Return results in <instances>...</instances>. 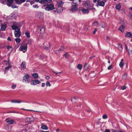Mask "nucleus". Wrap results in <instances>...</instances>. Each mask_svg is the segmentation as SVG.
Masks as SVG:
<instances>
[{"instance_id": "nucleus-1", "label": "nucleus", "mask_w": 132, "mask_h": 132, "mask_svg": "<svg viewBox=\"0 0 132 132\" xmlns=\"http://www.w3.org/2000/svg\"><path fill=\"white\" fill-rule=\"evenodd\" d=\"M27 43H23L20 47V50L22 51L23 52H26L27 51Z\"/></svg>"}, {"instance_id": "nucleus-2", "label": "nucleus", "mask_w": 132, "mask_h": 132, "mask_svg": "<svg viewBox=\"0 0 132 132\" xmlns=\"http://www.w3.org/2000/svg\"><path fill=\"white\" fill-rule=\"evenodd\" d=\"M78 5L77 3L72 2V4L71 11L73 12H75L77 9Z\"/></svg>"}, {"instance_id": "nucleus-3", "label": "nucleus", "mask_w": 132, "mask_h": 132, "mask_svg": "<svg viewBox=\"0 0 132 132\" xmlns=\"http://www.w3.org/2000/svg\"><path fill=\"white\" fill-rule=\"evenodd\" d=\"M3 63L4 64H6V65H7V64H8L9 65V66L5 68V70H4V73L5 74L6 73V71L7 70H9L11 67V66L10 64V62L9 61H7L6 60H4L3 62Z\"/></svg>"}, {"instance_id": "nucleus-4", "label": "nucleus", "mask_w": 132, "mask_h": 132, "mask_svg": "<svg viewBox=\"0 0 132 132\" xmlns=\"http://www.w3.org/2000/svg\"><path fill=\"white\" fill-rule=\"evenodd\" d=\"M30 80V79L29 75L27 74L25 75L23 77V82L26 83H27L29 82Z\"/></svg>"}, {"instance_id": "nucleus-5", "label": "nucleus", "mask_w": 132, "mask_h": 132, "mask_svg": "<svg viewBox=\"0 0 132 132\" xmlns=\"http://www.w3.org/2000/svg\"><path fill=\"white\" fill-rule=\"evenodd\" d=\"M18 26H20L19 24H14L12 25L11 27L13 30H14V32H20V29L18 28Z\"/></svg>"}, {"instance_id": "nucleus-6", "label": "nucleus", "mask_w": 132, "mask_h": 132, "mask_svg": "<svg viewBox=\"0 0 132 132\" xmlns=\"http://www.w3.org/2000/svg\"><path fill=\"white\" fill-rule=\"evenodd\" d=\"M55 9L54 5L53 4L48 5L45 8V10L47 11L53 10Z\"/></svg>"}, {"instance_id": "nucleus-7", "label": "nucleus", "mask_w": 132, "mask_h": 132, "mask_svg": "<svg viewBox=\"0 0 132 132\" xmlns=\"http://www.w3.org/2000/svg\"><path fill=\"white\" fill-rule=\"evenodd\" d=\"M107 0H102L99 1L98 3V5L104 7L105 5V3L106 2Z\"/></svg>"}, {"instance_id": "nucleus-8", "label": "nucleus", "mask_w": 132, "mask_h": 132, "mask_svg": "<svg viewBox=\"0 0 132 132\" xmlns=\"http://www.w3.org/2000/svg\"><path fill=\"white\" fill-rule=\"evenodd\" d=\"M64 4L63 2L62 1L60 0L57 1V4L58 5L57 9H59L60 7H62Z\"/></svg>"}, {"instance_id": "nucleus-9", "label": "nucleus", "mask_w": 132, "mask_h": 132, "mask_svg": "<svg viewBox=\"0 0 132 132\" xmlns=\"http://www.w3.org/2000/svg\"><path fill=\"white\" fill-rule=\"evenodd\" d=\"M40 82V81L38 80H33L31 81V84L35 85L39 84Z\"/></svg>"}, {"instance_id": "nucleus-10", "label": "nucleus", "mask_w": 132, "mask_h": 132, "mask_svg": "<svg viewBox=\"0 0 132 132\" xmlns=\"http://www.w3.org/2000/svg\"><path fill=\"white\" fill-rule=\"evenodd\" d=\"M125 37L132 38V34L129 32H127L125 36Z\"/></svg>"}, {"instance_id": "nucleus-11", "label": "nucleus", "mask_w": 132, "mask_h": 132, "mask_svg": "<svg viewBox=\"0 0 132 132\" xmlns=\"http://www.w3.org/2000/svg\"><path fill=\"white\" fill-rule=\"evenodd\" d=\"M43 13L39 12L38 14V17L39 19H43Z\"/></svg>"}, {"instance_id": "nucleus-12", "label": "nucleus", "mask_w": 132, "mask_h": 132, "mask_svg": "<svg viewBox=\"0 0 132 132\" xmlns=\"http://www.w3.org/2000/svg\"><path fill=\"white\" fill-rule=\"evenodd\" d=\"M90 2L89 1H84L83 2L82 4L84 7L88 6L89 5Z\"/></svg>"}, {"instance_id": "nucleus-13", "label": "nucleus", "mask_w": 132, "mask_h": 132, "mask_svg": "<svg viewBox=\"0 0 132 132\" xmlns=\"http://www.w3.org/2000/svg\"><path fill=\"white\" fill-rule=\"evenodd\" d=\"M78 97H73L71 99V101L73 103H75L77 101Z\"/></svg>"}, {"instance_id": "nucleus-14", "label": "nucleus", "mask_w": 132, "mask_h": 132, "mask_svg": "<svg viewBox=\"0 0 132 132\" xmlns=\"http://www.w3.org/2000/svg\"><path fill=\"white\" fill-rule=\"evenodd\" d=\"M81 10L84 13H88L89 12L88 9H86L83 8H81Z\"/></svg>"}, {"instance_id": "nucleus-15", "label": "nucleus", "mask_w": 132, "mask_h": 132, "mask_svg": "<svg viewBox=\"0 0 132 132\" xmlns=\"http://www.w3.org/2000/svg\"><path fill=\"white\" fill-rule=\"evenodd\" d=\"M15 36L16 37H19L21 35L20 32H14Z\"/></svg>"}, {"instance_id": "nucleus-16", "label": "nucleus", "mask_w": 132, "mask_h": 132, "mask_svg": "<svg viewBox=\"0 0 132 132\" xmlns=\"http://www.w3.org/2000/svg\"><path fill=\"white\" fill-rule=\"evenodd\" d=\"M1 29L2 31H4L6 28V25L5 24H2L1 25Z\"/></svg>"}, {"instance_id": "nucleus-17", "label": "nucleus", "mask_w": 132, "mask_h": 132, "mask_svg": "<svg viewBox=\"0 0 132 132\" xmlns=\"http://www.w3.org/2000/svg\"><path fill=\"white\" fill-rule=\"evenodd\" d=\"M21 68L22 69H25L26 68V64L25 62H23L21 64Z\"/></svg>"}, {"instance_id": "nucleus-18", "label": "nucleus", "mask_w": 132, "mask_h": 132, "mask_svg": "<svg viewBox=\"0 0 132 132\" xmlns=\"http://www.w3.org/2000/svg\"><path fill=\"white\" fill-rule=\"evenodd\" d=\"M39 31L41 33H43L45 31V27L44 26L40 28Z\"/></svg>"}, {"instance_id": "nucleus-19", "label": "nucleus", "mask_w": 132, "mask_h": 132, "mask_svg": "<svg viewBox=\"0 0 132 132\" xmlns=\"http://www.w3.org/2000/svg\"><path fill=\"white\" fill-rule=\"evenodd\" d=\"M41 128L47 130L48 129V127L42 123L41 125Z\"/></svg>"}, {"instance_id": "nucleus-20", "label": "nucleus", "mask_w": 132, "mask_h": 132, "mask_svg": "<svg viewBox=\"0 0 132 132\" xmlns=\"http://www.w3.org/2000/svg\"><path fill=\"white\" fill-rule=\"evenodd\" d=\"M124 27L123 25L119 27V30H120L122 32H123L124 30Z\"/></svg>"}, {"instance_id": "nucleus-21", "label": "nucleus", "mask_w": 132, "mask_h": 132, "mask_svg": "<svg viewBox=\"0 0 132 132\" xmlns=\"http://www.w3.org/2000/svg\"><path fill=\"white\" fill-rule=\"evenodd\" d=\"M127 74L126 73H124L122 76V78L123 80H125L126 79Z\"/></svg>"}, {"instance_id": "nucleus-22", "label": "nucleus", "mask_w": 132, "mask_h": 132, "mask_svg": "<svg viewBox=\"0 0 132 132\" xmlns=\"http://www.w3.org/2000/svg\"><path fill=\"white\" fill-rule=\"evenodd\" d=\"M121 7V5L120 4H116V8L117 9L119 10Z\"/></svg>"}, {"instance_id": "nucleus-23", "label": "nucleus", "mask_w": 132, "mask_h": 132, "mask_svg": "<svg viewBox=\"0 0 132 132\" xmlns=\"http://www.w3.org/2000/svg\"><path fill=\"white\" fill-rule=\"evenodd\" d=\"M107 101L108 103H110L113 101V99L112 97L108 98L107 100Z\"/></svg>"}, {"instance_id": "nucleus-24", "label": "nucleus", "mask_w": 132, "mask_h": 132, "mask_svg": "<svg viewBox=\"0 0 132 132\" xmlns=\"http://www.w3.org/2000/svg\"><path fill=\"white\" fill-rule=\"evenodd\" d=\"M32 76L35 78H38V74L36 73H34L33 74Z\"/></svg>"}, {"instance_id": "nucleus-25", "label": "nucleus", "mask_w": 132, "mask_h": 132, "mask_svg": "<svg viewBox=\"0 0 132 132\" xmlns=\"http://www.w3.org/2000/svg\"><path fill=\"white\" fill-rule=\"evenodd\" d=\"M89 67V66L87 65V64L86 63L84 66V69L85 70H87L88 69Z\"/></svg>"}, {"instance_id": "nucleus-26", "label": "nucleus", "mask_w": 132, "mask_h": 132, "mask_svg": "<svg viewBox=\"0 0 132 132\" xmlns=\"http://www.w3.org/2000/svg\"><path fill=\"white\" fill-rule=\"evenodd\" d=\"M129 55L130 57H132V49H130L129 48L128 51Z\"/></svg>"}, {"instance_id": "nucleus-27", "label": "nucleus", "mask_w": 132, "mask_h": 132, "mask_svg": "<svg viewBox=\"0 0 132 132\" xmlns=\"http://www.w3.org/2000/svg\"><path fill=\"white\" fill-rule=\"evenodd\" d=\"M6 47L7 49L9 51H11L13 50V48L11 46H6Z\"/></svg>"}, {"instance_id": "nucleus-28", "label": "nucleus", "mask_w": 132, "mask_h": 132, "mask_svg": "<svg viewBox=\"0 0 132 132\" xmlns=\"http://www.w3.org/2000/svg\"><path fill=\"white\" fill-rule=\"evenodd\" d=\"M77 67L79 70H81L82 69V65L81 64H79L78 65Z\"/></svg>"}, {"instance_id": "nucleus-29", "label": "nucleus", "mask_w": 132, "mask_h": 132, "mask_svg": "<svg viewBox=\"0 0 132 132\" xmlns=\"http://www.w3.org/2000/svg\"><path fill=\"white\" fill-rule=\"evenodd\" d=\"M7 122L8 123L10 124V125L12 124L14 122V121L13 120H10L8 121H7Z\"/></svg>"}, {"instance_id": "nucleus-30", "label": "nucleus", "mask_w": 132, "mask_h": 132, "mask_svg": "<svg viewBox=\"0 0 132 132\" xmlns=\"http://www.w3.org/2000/svg\"><path fill=\"white\" fill-rule=\"evenodd\" d=\"M57 12H61L63 11V9L62 7H60L59 9H58L57 8Z\"/></svg>"}, {"instance_id": "nucleus-31", "label": "nucleus", "mask_w": 132, "mask_h": 132, "mask_svg": "<svg viewBox=\"0 0 132 132\" xmlns=\"http://www.w3.org/2000/svg\"><path fill=\"white\" fill-rule=\"evenodd\" d=\"M63 56H64L66 59H68L70 56L67 53L64 54Z\"/></svg>"}, {"instance_id": "nucleus-32", "label": "nucleus", "mask_w": 132, "mask_h": 132, "mask_svg": "<svg viewBox=\"0 0 132 132\" xmlns=\"http://www.w3.org/2000/svg\"><path fill=\"white\" fill-rule=\"evenodd\" d=\"M15 40L16 43H20L21 41V39L20 38H16L15 39Z\"/></svg>"}, {"instance_id": "nucleus-33", "label": "nucleus", "mask_w": 132, "mask_h": 132, "mask_svg": "<svg viewBox=\"0 0 132 132\" xmlns=\"http://www.w3.org/2000/svg\"><path fill=\"white\" fill-rule=\"evenodd\" d=\"M25 34L27 38H29L30 37V34L29 32H26Z\"/></svg>"}, {"instance_id": "nucleus-34", "label": "nucleus", "mask_w": 132, "mask_h": 132, "mask_svg": "<svg viewBox=\"0 0 132 132\" xmlns=\"http://www.w3.org/2000/svg\"><path fill=\"white\" fill-rule=\"evenodd\" d=\"M44 49L46 50H47L48 48V46L47 45L46 43H44Z\"/></svg>"}, {"instance_id": "nucleus-35", "label": "nucleus", "mask_w": 132, "mask_h": 132, "mask_svg": "<svg viewBox=\"0 0 132 132\" xmlns=\"http://www.w3.org/2000/svg\"><path fill=\"white\" fill-rule=\"evenodd\" d=\"M118 47L119 50H121L122 49V45L121 44H118Z\"/></svg>"}, {"instance_id": "nucleus-36", "label": "nucleus", "mask_w": 132, "mask_h": 132, "mask_svg": "<svg viewBox=\"0 0 132 132\" xmlns=\"http://www.w3.org/2000/svg\"><path fill=\"white\" fill-rule=\"evenodd\" d=\"M124 63L123 62H120L119 64V66L121 68H122L123 66Z\"/></svg>"}, {"instance_id": "nucleus-37", "label": "nucleus", "mask_w": 132, "mask_h": 132, "mask_svg": "<svg viewBox=\"0 0 132 132\" xmlns=\"http://www.w3.org/2000/svg\"><path fill=\"white\" fill-rule=\"evenodd\" d=\"M53 72L55 74L57 75V76H59L60 75V74L62 72H56L54 71H53Z\"/></svg>"}, {"instance_id": "nucleus-38", "label": "nucleus", "mask_w": 132, "mask_h": 132, "mask_svg": "<svg viewBox=\"0 0 132 132\" xmlns=\"http://www.w3.org/2000/svg\"><path fill=\"white\" fill-rule=\"evenodd\" d=\"M11 102L13 103H19L20 102L19 101H16V100H11Z\"/></svg>"}, {"instance_id": "nucleus-39", "label": "nucleus", "mask_w": 132, "mask_h": 132, "mask_svg": "<svg viewBox=\"0 0 132 132\" xmlns=\"http://www.w3.org/2000/svg\"><path fill=\"white\" fill-rule=\"evenodd\" d=\"M46 85L47 86L50 87L51 85L50 83L48 81L46 82Z\"/></svg>"}, {"instance_id": "nucleus-40", "label": "nucleus", "mask_w": 132, "mask_h": 132, "mask_svg": "<svg viewBox=\"0 0 132 132\" xmlns=\"http://www.w3.org/2000/svg\"><path fill=\"white\" fill-rule=\"evenodd\" d=\"M107 118L108 116L106 114L103 115L102 116V118L104 119H106Z\"/></svg>"}, {"instance_id": "nucleus-41", "label": "nucleus", "mask_w": 132, "mask_h": 132, "mask_svg": "<svg viewBox=\"0 0 132 132\" xmlns=\"http://www.w3.org/2000/svg\"><path fill=\"white\" fill-rule=\"evenodd\" d=\"M19 0V1L20 2V4H17L20 5V4H21L22 3L24 2H25L26 0Z\"/></svg>"}, {"instance_id": "nucleus-42", "label": "nucleus", "mask_w": 132, "mask_h": 132, "mask_svg": "<svg viewBox=\"0 0 132 132\" xmlns=\"http://www.w3.org/2000/svg\"><path fill=\"white\" fill-rule=\"evenodd\" d=\"M40 3H44L46 2V0H40Z\"/></svg>"}, {"instance_id": "nucleus-43", "label": "nucleus", "mask_w": 132, "mask_h": 132, "mask_svg": "<svg viewBox=\"0 0 132 132\" xmlns=\"http://www.w3.org/2000/svg\"><path fill=\"white\" fill-rule=\"evenodd\" d=\"M98 23L97 22H94L93 24V26H96L97 25Z\"/></svg>"}, {"instance_id": "nucleus-44", "label": "nucleus", "mask_w": 132, "mask_h": 132, "mask_svg": "<svg viewBox=\"0 0 132 132\" xmlns=\"http://www.w3.org/2000/svg\"><path fill=\"white\" fill-rule=\"evenodd\" d=\"M64 48L63 46H61L60 49H59L60 51H63L64 50Z\"/></svg>"}, {"instance_id": "nucleus-45", "label": "nucleus", "mask_w": 132, "mask_h": 132, "mask_svg": "<svg viewBox=\"0 0 132 132\" xmlns=\"http://www.w3.org/2000/svg\"><path fill=\"white\" fill-rule=\"evenodd\" d=\"M16 86V85L15 84H13L12 86V88L13 89L15 88Z\"/></svg>"}, {"instance_id": "nucleus-46", "label": "nucleus", "mask_w": 132, "mask_h": 132, "mask_svg": "<svg viewBox=\"0 0 132 132\" xmlns=\"http://www.w3.org/2000/svg\"><path fill=\"white\" fill-rule=\"evenodd\" d=\"M112 65H110L109 66L108 68V70H110L112 68Z\"/></svg>"}, {"instance_id": "nucleus-47", "label": "nucleus", "mask_w": 132, "mask_h": 132, "mask_svg": "<svg viewBox=\"0 0 132 132\" xmlns=\"http://www.w3.org/2000/svg\"><path fill=\"white\" fill-rule=\"evenodd\" d=\"M126 87L125 86H123L121 87V88L122 90H124L126 89Z\"/></svg>"}, {"instance_id": "nucleus-48", "label": "nucleus", "mask_w": 132, "mask_h": 132, "mask_svg": "<svg viewBox=\"0 0 132 132\" xmlns=\"http://www.w3.org/2000/svg\"><path fill=\"white\" fill-rule=\"evenodd\" d=\"M101 0H93V2L94 3H96L97 2L98 3L99 1H100Z\"/></svg>"}, {"instance_id": "nucleus-49", "label": "nucleus", "mask_w": 132, "mask_h": 132, "mask_svg": "<svg viewBox=\"0 0 132 132\" xmlns=\"http://www.w3.org/2000/svg\"><path fill=\"white\" fill-rule=\"evenodd\" d=\"M60 51L59 50H56L55 51V53L56 54H58L59 53V52Z\"/></svg>"}, {"instance_id": "nucleus-50", "label": "nucleus", "mask_w": 132, "mask_h": 132, "mask_svg": "<svg viewBox=\"0 0 132 132\" xmlns=\"http://www.w3.org/2000/svg\"><path fill=\"white\" fill-rule=\"evenodd\" d=\"M33 7L34 8H38V6L37 5H34L33 6Z\"/></svg>"}, {"instance_id": "nucleus-51", "label": "nucleus", "mask_w": 132, "mask_h": 132, "mask_svg": "<svg viewBox=\"0 0 132 132\" xmlns=\"http://www.w3.org/2000/svg\"><path fill=\"white\" fill-rule=\"evenodd\" d=\"M97 29L96 28L95 29L94 31V32H93V34H95L96 32L97 31Z\"/></svg>"}, {"instance_id": "nucleus-52", "label": "nucleus", "mask_w": 132, "mask_h": 132, "mask_svg": "<svg viewBox=\"0 0 132 132\" xmlns=\"http://www.w3.org/2000/svg\"><path fill=\"white\" fill-rule=\"evenodd\" d=\"M106 40H108L109 41H110V38L108 36H107L106 37Z\"/></svg>"}, {"instance_id": "nucleus-53", "label": "nucleus", "mask_w": 132, "mask_h": 132, "mask_svg": "<svg viewBox=\"0 0 132 132\" xmlns=\"http://www.w3.org/2000/svg\"><path fill=\"white\" fill-rule=\"evenodd\" d=\"M12 8H13V9H14V8H18V7H17V6H14L13 5H12Z\"/></svg>"}, {"instance_id": "nucleus-54", "label": "nucleus", "mask_w": 132, "mask_h": 132, "mask_svg": "<svg viewBox=\"0 0 132 132\" xmlns=\"http://www.w3.org/2000/svg\"><path fill=\"white\" fill-rule=\"evenodd\" d=\"M45 84L44 83H43L42 84V87H44L45 86Z\"/></svg>"}, {"instance_id": "nucleus-55", "label": "nucleus", "mask_w": 132, "mask_h": 132, "mask_svg": "<svg viewBox=\"0 0 132 132\" xmlns=\"http://www.w3.org/2000/svg\"><path fill=\"white\" fill-rule=\"evenodd\" d=\"M104 132H110V130L109 129H106Z\"/></svg>"}, {"instance_id": "nucleus-56", "label": "nucleus", "mask_w": 132, "mask_h": 132, "mask_svg": "<svg viewBox=\"0 0 132 132\" xmlns=\"http://www.w3.org/2000/svg\"><path fill=\"white\" fill-rule=\"evenodd\" d=\"M46 78L47 80H48L50 79V77L48 76H47L46 77Z\"/></svg>"}, {"instance_id": "nucleus-57", "label": "nucleus", "mask_w": 132, "mask_h": 132, "mask_svg": "<svg viewBox=\"0 0 132 132\" xmlns=\"http://www.w3.org/2000/svg\"><path fill=\"white\" fill-rule=\"evenodd\" d=\"M21 109L22 110H26V111H31V110H30L26 109H24L23 108H21Z\"/></svg>"}, {"instance_id": "nucleus-58", "label": "nucleus", "mask_w": 132, "mask_h": 132, "mask_svg": "<svg viewBox=\"0 0 132 132\" xmlns=\"http://www.w3.org/2000/svg\"><path fill=\"white\" fill-rule=\"evenodd\" d=\"M125 48L126 50V51L127 52L128 51V48H127V45H126V44L125 45Z\"/></svg>"}, {"instance_id": "nucleus-59", "label": "nucleus", "mask_w": 132, "mask_h": 132, "mask_svg": "<svg viewBox=\"0 0 132 132\" xmlns=\"http://www.w3.org/2000/svg\"><path fill=\"white\" fill-rule=\"evenodd\" d=\"M7 40L9 41H11V38L10 37H8L7 39Z\"/></svg>"}, {"instance_id": "nucleus-60", "label": "nucleus", "mask_w": 132, "mask_h": 132, "mask_svg": "<svg viewBox=\"0 0 132 132\" xmlns=\"http://www.w3.org/2000/svg\"><path fill=\"white\" fill-rule=\"evenodd\" d=\"M129 15L130 18L131 19H132V14H130Z\"/></svg>"}, {"instance_id": "nucleus-61", "label": "nucleus", "mask_w": 132, "mask_h": 132, "mask_svg": "<svg viewBox=\"0 0 132 132\" xmlns=\"http://www.w3.org/2000/svg\"><path fill=\"white\" fill-rule=\"evenodd\" d=\"M52 1V0H46V2L50 3V2Z\"/></svg>"}, {"instance_id": "nucleus-62", "label": "nucleus", "mask_w": 132, "mask_h": 132, "mask_svg": "<svg viewBox=\"0 0 132 132\" xmlns=\"http://www.w3.org/2000/svg\"><path fill=\"white\" fill-rule=\"evenodd\" d=\"M60 131V130L59 129H58V128H57V129L56 130V132H59V131Z\"/></svg>"}, {"instance_id": "nucleus-63", "label": "nucleus", "mask_w": 132, "mask_h": 132, "mask_svg": "<svg viewBox=\"0 0 132 132\" xmlns=\"http://www.w3.org/2000/svg\"><path fill=\"white\" fill-rule=\"evenodd\" d=\"M40 0H35V1L36 2H39L40 3Z\"/></svg>"}, {"instance_id": "nucleus-64", "label": "nucleus", "mask_w": 132, "mask_h": 132, "mask_svg": "<svg viewBox=\"0 0 132 132\" xmlns=\"http://www.w3.org/2000/svg\"><path fill=\"white\" fill-rule=\"evenodd\" d=\"M124 60L123 59H121V62H123V61Z\"/></svg>"}]
</instances>
